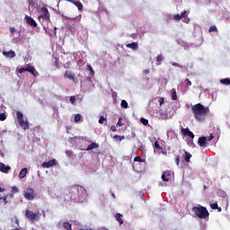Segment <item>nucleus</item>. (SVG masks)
I'll return each instance as SVG.
<instances>
[{"label": "nucleus", "instance_id": "f257e3e1", "mask_svg": "<svg viewBox=\"0 0 230 230\" xmlns=\"http://www.w3.org/2000/svg\"><path fill=\"white\" fill-rule=\"evenodd\" d=\"M195 119L198 121H204V118L209 112V107H204L201 103L195 104L191 107Z\"/></svg>", "mask_w": 230, "mask_h": 230}, {"label": "nucleus", "instance_id": "f03ea898", "mask_svg": "<svg viewBox=\"0 0 230 230\" xmlns=\"http://www.w3.org/2000/svg\"><path fill=\"white\" fill-rule=\"evenodd\" d=\"M192 212L198 218H200L201 220H206V218H209V211L208 210V208L199 205L197 207L192 208Z\"/></svg>", "mask_w": 230, "mask_h": 230}, {"label": "nucleus", "instance_id": "7ed1b4c3", "mask_svg": "<svg viewBox=\"0 0 230 230\" xmlns=\"http://www.w3.org/2000/svg\"><path fill=\"white\" fill-rule=\"evenodd\" d=\"M39 21L41 24H44V22H48V21H49V11L48 8L42 7L40 10Z\"/></svg>", "mask_w": 230, "mask_h": 230}, {"label": "nucleus", "instance_id": "20e7f679", "mask_svg": "<svg viewBox=\"0 0 230 230\" xmlns=\"http://www.w3.org/2000/svg\"><path fill=\"white\" fill-rule=\"evenodd\" d=\"M80 190H82V187L78 185H74L70 187L69 195H70L71 200H78V195H79Z\"/></svg>", "mask_w": 230, "mask_h": 230}, {"label": "nucleus", "instance_id": "39448f33", "mask_svg": "<svg viewBox=\"0 0 230 230\" xmlns=\"http://www.w3.org/2000/svg\"><path fill=\"white\" fill-rule=\"evenodd\" d=\"M23 197L26 200H33L37 197V193L31 188H27L23 190Z\"/></svg>", "mask_w": 230, "mask_h": 230}, {"label": "nucleus", "instance_id": "423d86ee", "mask_svg": "<svg viewBox=\"0 0 230 230\" xmlns=\"http://www.w3.org/2000/svg\"><path fill=\"white\" fill-rule=\"evenodd\" d=\"M25 218H28L31 222H35V220H39V215L30 209H27L25 210Z\"/></svg>", "mask_w": 230, "mask_h": 230}, {"label": "nucleus", "instance_id": "0eeeda50", "mask_svg": "<svg viewBox=\"0 0 230 230\" xmlns=\"http://www.w3.org/2000/svg\"><path fill=\"white\" fill-rule=\"evenodd\" d=\"M25 70L27 71V73H31V75H33L35 78H37V76H39V72L35 69V66H33V65H28L25 67Z\"/></svg>", "mask_w": 230, "mask_h": 230}, {"label": "nucleus", "instance_id": "6e6552de", "mask_svg": "<svg viewBox=\"0 0 230 230\" xmlns=\"http://www.w3.org/2000/svg\"><path fill=\"white\" fill-rule=\"evenodd\" d=\"M154 146H155V150H157L158 154H162L163 155H168L166 150L163 149L161 145H159V142L155 141Z\"/></svg>", "mask_w": 230, "mask_h": 230}, {"label": "nucleus", "instance_id": "1a4fd4ad", "mask_svg": "<svg viewBox=\"0 0 230 230\" xmlns=\"http://www.w3.org/2000/svg\"><path fill=\"white\" fill-rule=\"evenodd\" d=\"M51 166H57V160L52 159V160H49V162L42 163L43 168H51Z\"/></svg>", "mask_w": 230, "mask_h": 230}, {"label": "nucleus", "instance_id": "9d476101", "mask_svg": "<svg viewBox=\"0 0 230 230\" xmlns=\"http://www.w3.org/2000/svg\"><path fill=\"white\" fill-rule=\"evenodd\" d=\"M25 21L27 24L32 26V28H37V22H35L31 16L25 15Z\"/></svg>", "mask_w": 230, "mask_h": 230}, {"label": "nucleus", "instance_id": "9b49d317", "mask_svg": "<svg viewBox=\"0 0 230 230\" xmlns=\"http://www.w3.org/2000/svg\"><path fill=\"white\" fill-rule=\"evenodd\" d=\"M66 3H71L72 4H75L76 8H78L79 12H82L84 10V4L80 3V1H75V0H66Z\"/></svg>", "mask_w": 230, "mask_h": 230}, {"label": "nucleus", "instance_id": "f8f14e48", "mask_svg": "<svg viewBox=\"0 0 230 230\" xmlns=\"http://www.w3.org/2000/svg\"><path fill=\"white\" fill-rule=\"evenodd\" d=\"M181 134L183 136H188L189 137H190V139H193L195 137V135L190 130L189 128H181Z\"/></svg>", "mask_w": 230, "mask_h": 230}, {"label": "nucleus", "instance_id": "ddd939ff", "mask_svg": "<svg viewBox=\"0 0 230 230\" xmlns=\"http://www.w3.org/2000/svg\"><path fill=\"white\" fill-rule=\"evenodd\" d=\"M10 170H12L10 165H5L4 163L0 162V172H2V173H8Z\"/></svg>", "mask_w": 230, "mask_h": 230}, {"label": "nucleus", "instance_id": "4468645a", "mask_svg": "<svg viewBox=\"0 0 230 230\" xmlns=\"http://www.w3.org/2000/svg\"><path fill=\"white\" fill-rule=\"evenodd\" d=\"M18 123L20 127L23 128V130H28V128H30V124L28 123V121H24V119L22 120H18Z\"/></svg>", "mask_w": 230, "mask_h": 230}, {"label": "nucleus", "instance_id": "2eb2a0df", "mask_svg": "<svg viewBox=\"0 0 230 230\" xmlns=\"http://www.w3.org/2000/svg\"><path fill=\"white\" fill-rule=\"evenodd\" d=\"M188 13V11H183L181 14L180 17L183 19V22H186V24L190 23V18L186 15Z\"/></svg>", "mask_w": 230, "mask_h": 230}, {"label": "nucleus", "instance_id": "dca6fc26", "mask_svg": "<svg viewBox=\"0 0 230 230\" xmlns=\"http://www.w3.org/2000/svg\"><path fill=\"white\" fill-rule=\"evenodd\" d=\"M162 180L164 182H168L170 181V171H165L162 174Z\"/></svg>", "mask_w": 230, "mask_h": 230}, {"label": "nucleus", "instance_id": "f3484780", "mask_svg": "<svg viewBox=\"0 0 230 230\" xmlns=\"http://www.w3.org/2000/svg\"><path fill=\"white\" fill-rule=\"evenodd\" d=\"M4 57H6L7 58H13L15 57V51L10 50L8 52L4 51L3 52Z\"/></svg>", "mask_w": 230, "mask_h": 230}, {"label": "nucleus", "instance_id": "a211bd4d", "mask_svg": "<svg viewBox=\"0 0 230 230\" xmlns=\"http://www.w3.org/2000/svg\"><path fill=\"white\" fill-rule=\"evenodd\" d=\"M64 78H68V80H72V82H76L75 79V75L71 74V72L66 71L64 74Z\"/></svg>", "mask_w": 230, "mask_h": 230}, {"label": "nucleus", "instance_id": "6ab92c4d", "mask_svg": "<svg viewBox=\"0 0 230 230\" xmlns=\"http://www.w3.org/2000/svg\"><path fill=\"white\" fill-rule=\"evenodd\" d=\"M115 218L117 222H119V226H123V215H121L120 213H117Z\"/></svg>", "mask_w": 230, "mask_h": 230}, {"label": "nucleus", "instance_id": "aec40b11", "mask_svg": "<svg viewBox=\"0 0 230 230\" xmlns=\"http://www.w3.org/2000/svg\"><path fill=\"white\" fill-rule=\"evenodd\" d=\"M26 173H28V168L24 167L21 170L19 173L20 179H24V177H26Z\"/></svg>", "mask_w": 230, "mask_h": 230}, {"label": "nucleus", "instance_id": "412c9836", "mask_svg": "<svg viewBox=\"0 0 230 230\" xmlns=\"http://www.w3.org/2000/svg\"><path fill=\"white\" fill-rule=\"evenodd\" d=\"M207 140H208V138L206 137H199V141H198L199 146H204L207 144V142H206Z\"/></svg>", "mask_w": 230, "mask_h": 230}, {"label": "nucleus", "instance_id": "4be33fe9", "mask_svg": "<svg viewBox=\"0 0 230 230\" xmlns=\"http://www.w3.org/2000/svg\"><path fill=\"white\" fill-rule=\"evenodd\" d=\"M127 48H129V49H133L134 51H136V49H137V48H138V45L136 42L128 43L127 45Z\"/></svg>", "mask_w": 230, "mask_h": 230}, {"label": "nucleus", "instance_id": "5701e85b", "mask_svg": "<svg viewBox=\"0 0 230 230\" xmlns=\"http://www.w3.org/2000/svg\"><path fill=\"white\" fill-rule=\"evenodd\" d=\"M99 145L96 143H92L87 148V151L94 150V148H98Z\"/></svg>", "mask_w": 230, "mask_h": 230}, {"label": "nucleus", "instance_id": "b1692460", "mask_svg": "<svg viewBox=\"0 0 230 230\" xmlns=\"http://www.w3.org/2000/svg\"><path fill=\"white\" fill-rule=\"evenodd\" d=\"M220 84H223V85H230V78L221 79Z\"/></svg>", "mask_w": 230, "mask_h": 230}, {"label": "nucleus", "instance_id": "393cba45", "mask_svg": "<svg viewBox=\"0 0 230 230\" xmlns=\"http://www.w3.org/2000/svg\"><path fill=\"white\" fill-rule=\"evenodd\" d=\"M120 107L122 109H128V102H127L126 100H122L121 102H120Z\"/></svg>", "mask_w": 230, "mask_h": 230}, {"label": "nucleus", "instance_id": "a878e982", "mask_svg": "<svg viewBox=\"0 0 230 230\" xmlns=\"http://www.w3.org/2000/svg\"><path fill=\"white\" fill-rule=\"evenodd\" d=\"M16 116H17L18 121H21V120L24 119V115L21 111H17Z\"/></svg>", "mask_w": 230, "mask_h": 230}, {"label": "nucleus", "instance_id": "bb28decb", "mask_svg": "<svg viewBox=\"0 0 230 230\" xmlns=\"http://www.w3.org/2000/svg\"><path fill=\"white\" fill-rule=\"evenodd\" d=\"M63 227H64V229L71 230L72 225L69 222H65V223H63Z\"/></svg>", "mask_w": 230, "mask_h": 230}, {"label": "nucleus", "instance_id": "cd10ccee", "mask_svg": "<svg viewBox=\"0 0 230 230\" xmlns=\"http://www.w3.org/2000/svg\"><path fill=\"white\" fill-rule=\"evenodd\" d=\"M172 100H173L174 102H176L177 100V91L175 89L172 90Z\"/></svg>", "mask_w": 230, "mask_h": 230}, {"label": "nucleus", "instance_id": "c85d7f7f", "mask_svg": "<svg viewBox=\"0 0 230 230\" xmlns=\"http://www.w3.org/2000/svg\"><path fill=\"white\" fill-rule=\"evenodd\" d=\"M184 159L187 163H190V159H191V154L185 151V158Z\"/></svg>", "mask_w": 230, "mask_h": 230}, {"label": "nucleus", "instance_id": "c756f323", "mask_svg": "<svg viewBox=\"0 0 230 230\" xmlns=\"http://www.w3.org/2000/svg\"><path fill=\"white\" fill-rule=\"evenodd\" d=\"M87 69L90 71L91 76H94V69H93L91 65H87Z\"/></svg>", "mask_w": 230, "mask_h": 230}, {"label": "nucleus", "instance_id": "7c9ffc66", "mask_svg": "<svg viewBox=\"0 0 230 230\" xmlns=\"http://www.w3.org/2000/svg\"><path fill=\"white\" fill-rule=\"evenodd\" d=\"M135 163H145V160L141 156H136L134 158Z\"/></svg>", "mask_w": 230, "mask_h": 230}, {"label": "nucleus", "instance_id": "2f4dec72", "mask_svg": "<svg viewBox=\"0 0 230 230\" xmlns=\"http://www.w3.org/2000/svg\"><path fill=\"white\" fill-rule=\"evenodd\" d=\"M99 123L101 125H103L105 123H107V119H105V117L102 116L100 119H99Z\"/></svg>", "mask_w": 230, "mask_h": 230}, {"label": "nucleus", "instance_id": "473e14b6", "mask_svg": "<svg viewBox=\"0 0 230 230\" xmlns=\"http://www.w3.org/2000/svg\"><path fill=\"white\" fill-rule=\"evenodd\" d=\"M218 30L217 29L216 25H212L209 29L208 31L209 33H213V31H217Z\"/></svg>", "mask_w": 230, "mask_h": 230}, {"label": "nucleus", "instance_id": "72a5a7b5", "mask_svg": "<svg viewBox=\"0 0 230 230\" xmlns=\"http://www.w3.org/2000/svg\"><path fill=\"white\" fill-rule=\"evenodd\" d=\"M80 119H82V115L75 114V122L78 123V121H80Z\"/></svg>", "mask_w": 230, "mask_h": 230}, {"label": "nucleus", "instance_id": "f704fd0d", "mask_svg": "<svg viewBox=\"0 0 230 230\" xmlns=\"http://www.w3.org/2000/svg\"><path fill=\"white\" fill-rule=\"evenodd\" d=\"M117 127H123V118H119L117 123Z\"/></svg>", "mask_w": 230, "mask_h": 230}, {"label": "nucleus", "instance_id": "c9c22d12", "mask_svg": "<svg viewBox=\"0 0 230 230\" xmlns=\"http://www.w3.org/2000/svg\"><path fill=\"white\" fill-rule=\"evenodd\" d=\"M211 209H218V203H210Z\"/></svg>", "mask_w": 230, "mask_h": 230}, {"label": "nucleus", "instance_id": "e433bc0d", "mask_svg": "<svg viewBox=\"0 0 230 230\" xmlns=\"http://www.w3.org/2000/svg\"><path fill=\"white\" fill-rule=\"evenodd\" d=\"M140 122L142 123V125H148V119L145 118H141Z\"/></svg>", "mask_w": 230, "mask_h": 230}, {"label": "nucleus", "instance_id": "4c0bfd02", "mask_svg": "<svg viewBox=\"0 0 230 230\" xmlns=\"http://www.w3.org/2000/svg\"><path fill=\"white\" fill-rule=\"evenodd\" d=\"M114 138L117 139V141H123V139H125V137L116 135Z\"/></svg>", "mask_w": 230, "mask_h": 230}, {"label": "nucleus", "instance_id": "58836bf2", "mask_svg": "<svg viewBox=\"0 0 230 230\" xmlns=\"http://www.w3.org/2000/svg\"><path fill=\"white\" fill-rule=\"evenodd\" d=\"M163 60H164V58L163 57V55H158L156 57V61L157 62H163Z\"/></svg>", "mask_w": 230, "mask_h": 230}, {"label": "nucleus", "instance_id": "ea45409f", "mask_svg": "<svg viewBox=\"0 0 230 230\" xmlns=\"http://www.w3.org/2000/svg\"><path fill=\"white\" fill-rule=\"evenodd\" d=\"M17 71L20 75H22V73H26V67L18 68Z\"/></svg>", "mask_w": 230, "mask_h": 230}, {"label": "nucleus", "instance_id": "a19ab883", "mask_svg": "<svg viewBox=\"0 0 230 230\" xmlns=\"http://www.w3.org/2000/svg\"><path fill=\"white\" fill-rule=\"evenodd\" d=\"M184 83L186 87H191V81L190 79H185Z\"/></svg>", "mask_w": 230, "mask_h": 230}, {"label": "nucleus", "instance_id": "79ce46f5", "mask_svg": "<svg viewBox=\"0 0 230 230\" xmlns=\"http://www.w3.org/2000/svg\"><path fill=\"white\" fill-rule=\"evenodd\" d=\"M181 19H182V16H181V14H175L173 16L174 21H181Z\"/></svg>", "mask_w": 230, "mask_h": 230}, {"label": "nucleus", "instance_id": "37998d69", "mask_svg": "<svg viewBox=\"0 0 230 230\" xmlns=\"http://www.w3.org/2000/svg\"><path fill=\"white\" fill-rule=\"evenodd\" d=\"M72 21H76L77 22H80L82 21V15L76 16L75 18H72Z\"/></svg>", "mask_w": 230, "mask_h": 230}, {"label": "nucleus", "instance_id": "c03bdc74", "mask_svg": "<svg viewBox=\"0 0 230 230\" xmlns=\"http://www.w3.org/2000/svg\"><path fill=\"white\" fill-rule=\"evenodd\" d=\"M6 119V114L1 113L0 114V121H4Z\"/></svg>", "mask_w": 230, "mask_h": 230}, {"label": "nucleus", "instance_id": "a18cd8bd", "mask_svg": "<svg viewBox=\"0 0 230 230\" xmlns=\"http://www.w3.org/2000/svg\"><path fill=\"white\" fill-rule=\"evenodd\" d=\"M175 163L177 166H179V164H181V157L179 155L176 156Z\"/></svg>", "mask_w": 230, "mask_h": 230}, {"label": "nucleus", "instance_id": "49530a36", "mask_svg": "<svg viewBox=\"0 0 230 230\" xmlns=\"http://www.w3.org/2000/svg\"><path fill=\"white\" fill-rule=\"evenodd\" d=\"M19 191V189L15 186L12 187V193H17Z\"/></svg>", "mask_w": 230, "mask_h": 230}, {"label": "nucleus", "instance_id": "de8ad7c7", "mask_svg": "<svg viewBox=\"0 0 230 230\" xmlns=\"http://www.w3.org/2000/svg\"><path fill=\"white\" fill-rule=\"evenodd\" d=\"M158 103L160 105V107L163 105V103H164V99L163 97H161L159 100H158Z\"/></svg>", "mask_w": 230, "mask_h": 230}, {"label": "nucleus", "instance_id": "09e8293b", "mask_svg": "<svg viewBox=\"0 0 230 230\" xmlns=\"http://www.w3.org/2000/svg\"><path fill=\"white\" fill-rule=\"evenodd\" d=\"M75 102H76V97L71 96V97H70V102L73 104V103H75Z\"/></svg>", "mask_w": 230, "mask_h": 230}, {"label": "nucleus", "instance_id": "8fccbe9b", "mask_svg": "<svg viewBox=\"0 0 230 230\" xmlns=\"http://www.w3.org/2000/svg\"><path fill=\"white\" fill-rule=\"evenodd\" d=\"M2 200H4V205L8 204V199L6 198V196L3 197Z\"/></svg>", "mask_w": 230, "mask_h": 230}, {"label": "nucleus", "instance_id": "3c124183", "mask_svg": "<svg viewBox=\"0 0 230 230\" xmlns=\"http://www.w3.org/2000/svg\"><path fill=\"white\" fill-rule=\"evenodd\" d=\"M214 138H215V137L213 136V134H210L207 140L211 141Z\"/></svg>", "mask_w": 230, "mask_h": 230}, {"label": "nucleus", "instance_id": "603ef678", "mask_svg": "<svg viewBox=\"0 0 230 230\" xmlns=\"http://www.w3.org/2000/svg\"><path fill=\"white\" fill-rule=\"evenodd\" d=\"M11 33H15V27H10Z\"/></svg>", "mask_w": 230, "mask_h": 230}, {"label": "nucleus", "instance_id": "864d4df0", "mask_svg": "<svg viewBox=\"0 0 230 230\" xmlns=\"http://www.w3.org/2000/svg\"><path fill=\"white\" fill-rule=\"evenodd\" d=\"M144 75H149L150 74V70L146 69L143 71Z\"/></svg>", "mask_w": 230, "mask_h": 230}, {"label": "nucleus", "instance_id": "5fc2aeb1", "mask_svg": "<svg viewBox=\"0 0 230 230\" xmlns=\"http://www.w3.org/2000/svg\"><path fill=\"white\" fill-rule=\"evenodd\" d=\"M111 130H112V132H116V126H111Z\"/></svg>", "mask_w": 230, "mask_h": 230}, {"label": "nucleus", "instance_id": "6e6d98bb", "mask_svg": "<svg viewBox=\"0 0 230 230\" xmlns=\"http://www.w3.org/2000/svg\"><path fill=\"white\" fill-rule=\"evenodd\" d=\"M3 191H6V189L0 187V192L3 193Z\"/></svg>", "mask_w": 230, "mask_h": 230}, {"label": "nucleus", "instance_id": "4d7b16f0", "mask_svg": "<svg viewBox=\"0 0 230 230\" xmlns=\"http://www.w3.org/2000/svg\"><path fill=\"white\" fill-rule=\"evenodd\" d=\"M86 80H87V82H93L91 76H88V77L86 78Z\"/></svg>", "mask_w": 230, "mask_h": 230}, {"label": "nucleus", "instance_id": "13d9d810", "mask_svg": "<svg viewBox=\"0 0 230 230\" xmlns=\"http://www.w3.org/2000/svg\"><path fill=\"white\" fill-rule=\"evenodd\" d=\"M217 209L218 213H220L222 211V208H220V207H217Z\"/></svg>", "mask_w": 230, "mask_h": 230}, {"label": "nucleus", "instance_id": "bf43d9fd", "mask_svg": "<svg viewBox=\"0 0 230 230\" xmlns=\"http://www.w3.org/2000/svg\"><path fill=\"white\" fill-rule=\"evenodd\" d=\"M160 116L162 117V119H166L165 117H163V114H160Z\"/></svg>", "mask_w": 230, "mask_h": 230}, {"label": "nucleus", "instance_id": "052dcab7", "mask_svg": "<svg viewBox=\"0 0 230 230\" xmlns=\"http://www.w3.org/2000/svg\"><path fill=\"white\" fill-rule=\"evenodd\" d=\"M111 196L113 197V199H116V195L114 193H111Z\"/></svg>", "mask_w": 230, "mask_h": 230}, {"label": "nucleus", "instance_id": "680f3d73", "mask_svg": "<svg viewBox=\"0 0 230 230\" xmlns=\"http://www.w3.org/2000/svg\"><path fill=\"white\" fill-rule=\"evenodd\" d=\"M3 199V197H1V194H0V200Z\"/></svg>", "mask_w": 230, "mask_h": 230}]
</instances>
